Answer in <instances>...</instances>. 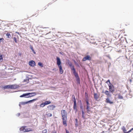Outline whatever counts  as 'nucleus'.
Returning <instances> with one entry per match:
<instances>
[{
    "label": "nucleus",
    "mask_w": 133,
    "mask_h": 133,
    "mask_svg": "<svg viewBox=\"0 0 133 133\" xmlns=\"http://www.w3.org/2000/svg\"><path fill=\"white\" fill-rule=\"evenodd\" d=\"M66 64L69 66L71 70L72 74L75 76L77 82V83L79 84L80 83V78L78 72L76 71L74 65L72 62L69 60H68L66 62Z\"/></svg>",
    "instance_id": "1"
},
{
    "label": "nucleus",
    "mask_w": 133,
    "mask_h": 133,
    "mask_svg": "<svg viewBox=\"0 0 133 133\" xmlns=\"http://www.w3.org/2000/svg\"><path fill=\"white\" fill-rule=\"evenodd\" d=\"M61 115L63 121V124L64 125L66 126L67 125L66 123L67 114L65 110H62L61 111Z\"/></svg>",
    "instance_id": "2"
},
{
    "label": "nucleus",
    "mask_w": 133,
    "mask_h": 133,
    "mask_svg": "<svg viewBox=\"0 0 133 133\" xmlns=\"http://www.w3.org/2000/svg\"><path fill=\"white\" fill-rule=\"evenodd\" d=\"M108 86L110 91L111 93L113 94L115 91L114 86L112 84H108Z\"/></svg>",
    "instance_id": "3"
},
{
    "label": "nucleus",
    "mask_w": 133,
    "mask_h": 133,
    "mask_svg": "<svg viewBox=\"0 0 133 133\" xmlns=\"http://www.w3.org/2000/svg\"><path fill=\"white\" fill-rule=\"evenodd\" d=\"M91 60V57L89 55L85 56L83 59L82 61H85L87 60L90 61Z\"/></svg>",
    "instance_id": "4"
},
{
    "label": "nucleus",
    "mask_w": 133,
    "mask_h": 133,
    "mask_svg": "<svg viewBox=\"0 0 133 133\" xmlns=\"http://www.w3.org/2000/svg\"><path fill=\"white\" fill-rule=\"evenodd\" d=\"M107 98L106 99V102L107 103H109L110 104H112L114 102L113 101H111L110 100V99H112V98L109 97H107Z\"/></svg>",
    "instance_id": "5"
},
{
    "label": "nucleus",
    "mask_w": 133,
    "mask_h": 133,
    "mask_svg": "<svg viewBox=\"0 0 133 133\" xmlns=\"http://www.w3.org/2000/svg\"><path fill=\"white\" fill-rule=\"evenodd\" d=\"M30 94L28 93H27L23 94L22 95L20 96V97H25L26 98H29L30 96L29 95Z\"/></svg>",
    "instance_id": "6"
},
{
    "label": "nucleus",
    "mask_w": 133,
    "mask_h": 133,
    "mask_svg": "<svg viewBox=\"0 0 133 133\" xmlns=\"http://www.w3.org/2000/svg\"><path fill=\"white\" fill-rule=\"evenodd\" d=\"M29 64L31 66L34 67L36 65V63L34 61L31 60L29 62Z\"/></svg>",
    "instance_id": "7"
},
{
    "label": "nucleus",
    "mask_w": 133,
    "mask_h": 133,
    "mask_svg": "<svg viewBox=\"0 0 133 133\" xmlns=\"http://www.w3.org/2000/svg\"><path fill=\"white\" fill-rule=\"evenodd\" d=\"M90 105H86V108L87 112L89 114H90V112H91V113H92V111H91V107Z\"/></svg>",
    "instance_id": "8"
},
{
    "label": "nucleus",
    "mask_w": 133,
    "mask_h": 133,
    "mask_svg": "<svg viewBox=\"0 0 133 133\" xmlns=\"http://www.w3.org/2000/svg\"><path fill=\"white\" fill-rule=\"evenodd\" d=\"M111 93L110 91V90L108 91L106 90L105 91V95L107 96V97H109L110 98H112L111 96L112 95L110 94Z\"/></svg>",
    "instance_id": "9"
},
{
    "label": "nucleus",
    "mask_w": 133,
    "mask_h": 133,
    "mask_svg": "<svg viewBox=\"0 0 133 133\" xmlns=\"http://www.w3.org/2000/svg\"><path fill=\"white\" fill-rule=\"evenodd\" d=\"M55 107V105H50L48 106V109L49 110H53Z\"/></svg>",
    "instance_id": "10"
},
{
    "label": "nucleus",
    "mask_w": 133,
    "mask_h": 133,
    "mask_svg": "<svg viewBox=\"0 0 133 133\" xmlns=\"http://www.w3.org/2000/svg\"><path fill=\"white\" fill-rule=\"evenodd\" d=\"M26 127V126H24L22 127L19 129L20 131H22V132H25L26 131L25 129V127Z\"/></svg>",
    "instance_id": "11"
},
{
    "label": "nucleus",
    "mask_w": 133,
    "mask_h": 133,
    "mask_svg": "<svg viewBox=\"0 0 133 133\" xmlns=\"http://www.w3.org/2000/svg\"><path fill=\"white\" fill-rule=\"evenodd\" d=\"M11 89H15L18 88L19 87L18 85H17L16 84L15 85H11Z\"/></svg>",
    "instance_id": "12"
},
{
    "label": "nucleus",
    "mask_w": 133,
    "mask_h": 133,
    "mask_svg": "<svg viewBox=\"0 0 133 133\" xmlns=\"http://www.w3.org/2000/svg\"><path fill=\"white\" fill-rule=\"evenodd\" d=\"M2 88L4 89H11V85H3L2 86Z\"/></svg>",
    "instance_id": "13"
},
{
    "label": "nucleus",
    "mask_w": 133,
    "mask_h": 133,
    "mask_svg": "<svg viewBox=\"0 0 133 133\" xmlns=\"http://www.w3.org/2000/svg\"><path fill=\"white\" fill-rule=\"evenodd\" d=\"M29 75H26V79H24V82H26L27 83L29 82V79H30V78H29Z\"/></svg>",
    "instance_id": "14"
},
{
    "label": "nucleus",
    "mask_w": 133,
    "mask_h": 133,
    "mask_svg": "<svg viewBox=\"0 0 133 133\" xmlns=\"http://www.w3.org/2000/svg\"><path fill=\"white\" fill-rule=\"evenodd\" d=\"M37 98H36L29 101H28L26 102L27 104H28V103H31L33 102H34L37 100Z\"/></svg>",
    "instance_id": "15"
},
{
    "label": "nucleus",
    "mask_w": 133,
    "mask_h": 133,
    "mask_svg": "<svg viewBox=\"0 0 133 133\" xmlns=\"http://www.w3.org/2000/svg\"><path fill=\"white\" fill-rule=\"evenodd\" d=\"M29 93L30 94L29 95L30 96V97H29L34 96L36 95V92H29Z\"/></svg>",
    "instance_id": "16"
},
{
    "label": "nucleus",
    "mask_w": 133,
    "mask_h": 133,
    "mask_svg": "<svg viewBox=\"0 0 133 133\" xmlns=\"http://www.w3.org/2000/svg\"><path fill=\"white\" fill-rule=\"evenodd\" d=\"M94 97L95 99L96 100H97V99L99 97L98 96L97 93H94Z\"/></svg>",
    "instance_id": "17"
},
{
    "label": "nucleus",
    "mask_w": 133,
    "mask_h": 133,
    "mask_svg": "<svg viewBox=\"0 0 133 133\" xmlns=\"http://www.w3.org/2000/svg\"><path fill=\"white\" fill-rule=\"evenodd\" d=\"M72 101L74 103L73 107L77 106V103L76 99H72Z\"/></svg>",
    "instance_id": "18"
},
{
    "label": "nucleus",
    "mask_w": 133,
    "mask_h": 133,
    "mask_svg": "<svg viewBox=\"0 0 133 133\" xmlns=\"http://www.w3.org/2000/svg\"><path fill=\"white\" fill-rule=\"evenodd\" d=\"M6 35L7 36L6 38H12V37L10 34L8 32H7L6 34Z\"/></svg>",
    "instance_id": "19"
},
{
    "label": "nucleus",
    "mask_w": 133,
    "mask_h": 133,
    "mask_svg": "<svg viewBox=\"0 0 133 133\" xmlns=\"http://www.w3.org/2000/svg\"><path fill=\"white\" fill-rule=\"evenodd\" d=\"M59 71L60 74H62L63 73V70L62 69V66H60L59 67Z\"/></svg>",
    "instance_id": "20"
},
{
    "label": "nucleus",
    "mask_w": 133,
    "mask_h": 133,
    "mask_svg": "<svg viewBox=\"0 0 133 133\" xmlns=\"http://www.w3.org/2000/svg\"><path fill=\"white\" fill-rule=\"evenodd\" d=\"M29 47H30V48L31 49V50H32V51L33 52V53L34 54H35L36 53V52H35L34 50L33 49L32 46L31 45H30Z\"/></svg>",
    "instance_id": "21"
},
{
    "label": "nucleus",
    "mask_w": 133,
    "mask_h": 133,
    "mask_svg": "<svg viewBox=\"0 0 133 133\" xmlns=\"http://www.w3.org/2000/svg\"><path fill=\"white\" fill-rule=\"evenodd\" d=\"M85 101L87 104L86 105H90V104L89 102V99H85Z\"/></svg>",
    "instance_id": "22"
},
{
    "label": "nucleus",
    "mask_w": 133,
    "mask_h": 133,
    "mask_svg": "<svg viewBox=\"0 0 133 133\" xmlns=\"http://www.w3.org/2000/svg\"><path fill=\"white\" fill-rule=\"evenodd\" d=\"M62 63L61 62V60L60 59L59 57L58 58V67H59L60 66H62L61 65Z\"/></svg>",
    "instance_id": "23"
},
{
    "label": "nucleus",
    "mask_w": 133,
    "mask_h": 133,
    "mask_svg": "<svg viewBox=\"0 0 133 133\" xmlns=\"http://www.w3.org/2000/svg\"><path fill=\"white\" fill-rule=\"evenodd\" d=\"M45 104L46 105L50 104L51 103V102L50 101H45L44 102Z\"/></svg>",
    "instance_id": "24"
},
{
    "label": "nucleus",
    "mask_w": 133,
    "mask_h": 133,
    "mask_svg": "<svg viewBox=\"0 0 133 133\" xmlns=\"http://www.w3.org/2000/svg\"><path fill=\"white\" fill-rule=\"evenodd\" d=\"M81 112L82 114V117L84 119H85V117L84 115L85 114V112L84 111H81Z\"/></svg>",
    "instance_id": "25"
},
{
    "label": "nucleus",
    "mask_w": 133,
    "mask_h": 133,
    "mask_svg": "<svg viewBox=\"0 0 133 133\" xmlns=\"http://www.w3.org/2000/svg\"><path fill=\"white\" fill-rule=\"evenodd\" d=\"M118 99H123V97L121 95V94H118Z\"/></svg>",
    "instance_id": "26"
},
{
    "label": "nucleus",
    "mask_w": 133,
    "mask_h": 133,
    "mask_svg": "<svg viewBox=\"0 0 133 133\" xmlns=\"http://www.w3.org/2000/svg\"><path fill=\"white\" fill-rule=\"evenodd\" d=\"M38 65L41 67H43V66L42 63L41 62H39L38 63Z\"/></svg>",
    "instance_id": "27"
},
{
    "label": "nucleus",
    "mask_w": 133,
    "mask_h": 133,
    "mask_svg": "<svg viewBox=\"0 0 133 133\" xmlns=\"http://www.w3.org/2000/svg\"><path fill=\"white\" fill-rule=\"evenodd\" d=\"M73 108L75 110V113H76L77 111H78V109L77 108V106H75V107H73Z\"/></svg>",
    "instance_id": "28"
},
{
    "label": "nucleus",
    "mask_w": 133,
    "mask_h": 133,
    "mask_svg": "<svg viewBox=\"0 0 133 133\" xmlns=\"http://www.w3.org/2000/svg\"><path fill=\"white\" fill-rule=\"evenodd\" d=\"M122 130L123 132H126L127 131L125 127H124V126H123L122 127Z\"/></svg>",
    "instance_id": "29"
},
{
    "label": "nucleus",
    "mask_w": 133,
    "mask_h": 133,
    "mask_svg": "<svg viewBox=\"0 0 133 133\" xmlns=\"http://www.w3.org/2000/svg\"><path fill=\"white\" fill-rule=\"evenodd\" d=\"M85 99H89L88 95L87 92L85 93Z\"/></svg>",
    "instance_id": "30"
},
{
    "label": "nucleus",
    "mask_w": 133,
    "mask_h": 133,
    "mask_svg": "<svg viewBox=\"0 0 133 133\" xmlns=\"http://www.w3.org/2000/svg\"><path fill=\"white\" fill-rule=\"evenodd\" d=\"M20 103V104H21V105H24L25 104H27V102H19Z\"/></svg>",
    "instance_id": "31"
},
{
    "label": "nucleus",
    "mask_w": 133,
    "mask_h": 133,
    "mask_svg": "<svg viewBox=\"0 0 133 133\" xmlns=\"http://www.w3.org/2000/svg\"><path fill=\"white\" fill-rule=\"evenodd\" d=\"M45 105V104L44 103H42L40 105V106L41 107H44Z\"/></svg>",
    "instance_id": "32"
},
{
    "label": "nucleus",
    "mask_w": 133,
    "mask_h": 133,
    "mask_svg": "<svg viewBox=\"0 0 133 133\" xmlns=\"http://www.w3.org/2000/svg\"><path fill=\"white\" fill-rule=\"evenodd\" d=\"M79 104L80 107L83 106V104L81 100L79 101Z\"/></svg>",
    "instance_id": "33"
},
{
    "label": "nucleus",
    "mask_w": 133,
    "mask_h": 133,
    "mask_svg": "<svg viewBox=\"0 0 133 133\" xmlns=\"http://www.w3.org/2000/svg\"><path fill=\"white\" fill-rule=\"evenodd\" d=\"M108 82H109V84H108H108H111V82H110V80L109 79H108L107 81L106 82V83H108Z\"/></svg>",
    "instance_id": "34"
},
{
    "label": "nucleus",
    "mask_w": 133,
    "mask_h": 133,
    "mask_svg": "<svg viewBox=\"0 0 133 133\" xmlns=\"http://www.w3.org/2000/svg\"><path fill=\"white\" fill-rule=\"evenodd\" d=\"M4 39L3 38H0V43L2 42H4Z\"/></svg>",
    "instance_id": "35"
},
{
    "label": "nucleus",
    "mask_w": 133,
    "mask_h": 133,
    "mask_svg": "<svg viewBox=\"0 0 133 133\" xmlns=\"http://www.w3.org/2000/svg\"><path fill=\"white\" fill-rule=\"evenodd\" d=\"M14 40L16 43H17V41L16 39V38L15 37H14L13 38Z\"/></svg>",
    "instance_id": "36"
},
{
    "label": "nucleus",
    "mask_w": 133,
    "mask_h": 133,
    "mask_svg": "<svg viewBox=\"0 0 133 133\" xmlns=\"http://www.w3.org/2000/svg\"><path fill=\"white\" fill-rule=\"evenodd\" d=\"M80 108L81 110V111H84V109L83 108V106L80 107Z\"/></svg>",
    "instance_id": "37"
},
{
    "label": "nucleus",
    "mask_w": 133,
    "mask_h": 133,
    "mask_svg": "<svg viewBox=\"0 0 133 133\" xmlns=\"http://www.w3.org/2000/svg\"><path fill=\"white\" fill-rule=\"evenodd\" d=\"M47 132V130L46 129H45L43 131V133H46Z\"/></svg>",
    "instance_id": "38"
},
{
    "label": "nucleus",
    "mask_w": 133,
    "mask_h": 133,
    "mask_svg": "<svg viewBox=\"0 0 133 133\" xmlns=\"http://www.w3.org/2000/svg\"><path fill=\"white\" fill-rule=\"evenodd\" d=\"M108 68H109L110 66V65H111V63L110 62H109L108 63Z\"/></svg>",
    "instance_id": "39"
},
{
    "label": "nucleus",
    "mask_w": 133,
    "mask_h": 133,
    "mask_svg": "<svg viewBox=\"0 0 133 133\" xmlns=\"http://www.w3.org/2000/svg\"><path fill=\"white\" fill-rule=\"evenodd\" d=\"M56 60H57V65H58V57H57Z\"/></svg>",
    "instance_id": "40"
},
{
    "label": "nucleus",
    "mask_w": 133,
    "mask_h": 133,
    "mask_svg": "<svg viewBox=\"0 0 133 133\" xmlns=\"http://www.w3.org/2000/svg\"><path fill=\"white\" fill-rule=\"evenodd\" d=\"M75 64L78 67H80V66L77 63Z\"/></svg>",
    "instance_id": "41"
},
{
    "label": "nucleus",
    "mask_w": 133,
    "mask_h": 133,
    "mask_svg": "<svg viewBox=\"0 0 133 133\" xmlns=\"http://www.w3.org/2000/svg\"><path fill=\"white\" fill-rule=\"evenodd\" d=\"M25 129L26 130V131L25 132H29V131H30V130H29V129Z\"/></svg>",
    "instance_id": "42"
},
{
    "label": "nucleus",
    "mask_w": 133,
    "mask_h": 133,
    "mask_svg": "<svg viewBox=\"0 0 133 133\" xmlns=\"http://www.w3.org/2000/svg\"><path fill=\"white\" fill-rule=\"evenodd\" d=\"M48 116L49 117H51L52 116L51 114L50 113H49L48 114Z\"/></svg>",
    "instance_id": "43"
},
{
    "label": "nucleus",
    "mask_w": 133,
    "mask_h": 133,
    "mask_svg": "<svg viewBox=\"0 0 133 133\" xmlns=\"http://www.w3.org/2000/svg\"><path fill=\"white\" fill-rule=\"evenodd\" d=\"M65 131H66V133H69V131L67 129H65Z\"/></svg>",
    "instance_id": "44"
},
{
    "label": "nucleus",
    "mask_w": 133,
    "mask_h": 133,
    "mask_svg": "<svg viewBox=\"0 0 133 133\" xmlns=\"http://www.w3.org/2000/svg\"><path fill=\"white\" fill-rule=\"evenodd\" d=\"M72 99H75V96L74 95H73L72 96Z\"/></svg>",
    "instance_id": "45"
},
{
    "label": "nucleus",
    "mask_w": 133,
    "mask_h": 133,
    "mask_svg": "<svg viewBox=\"0 0 133 133\" xmlns=\"http://www.w3.org/2000/svg\"><path fill=\"white\" fill-rule=\"evenodd\" d=\"M21 104H20V103H19V107H20V108H21Z\"/></svg>",
    "instance_id": "46"
},
{
    "label": "nucleus",
    "mask_w": 133,
    "mask_h": 133,
    "mask_svg": "<svg viewBox=\"0 0 133 133\" xmlns=\"http://www.w3.org/2000/svg\"><path fill=\"white\" fill-rule=\"evenodd\" d=\"M76 123H78V120L77 119H75Z\"/></svg>",
    "instance_id": "47"
},
{
    "label": "nucleus",
    "mask_w": 133,
    "mask_h": 133,
    "mask_svg": "<svg viewBox=\"0 0 133 133\" xmlns=\"http://www.w3.org/2000/svg\"><path fill=\"white\" fill-rule=\"evenodd\" d=\"M75 125L76 126H78V123H76L75 124Z\"/></svg>",
    "instance_id": "48"
},
{
    "label": "nucleus",
    "mask_w": 133,
    "mask_h": 133,
    "mask_svg": "<svg viewBox=\"0 0 133 133\" xmlns=\"http://www.w3.org/2000/svg\"><path fill=\"white\" fill-rule=\"evenodd\" d=\"M74 62L75 64H76L77 63V62L75 60L74 61Z\"/></svg>",
    "instance_id": "49"
},
{
    "label": "nucleus",
    "mask_w": 133,
    "mask_h": 133,
    "mask_svg": "<svg viewBox=\"0 0 133 133\" xmlns=\"http://www.w3.org/2000/svg\"><path fill=\"white\" fill-rule=\"evenodd\" d=\"M131 129H130V130H129V131H128V132H129V133H130V132H131Z\"/></svg>",
    "instance_id": "50"
},
{
    "label": "nucleus",
    "mask_w": 133,
    "mask_h": 133,
    "mask_svg": "<svg viewBox=\"0 0 133 133\" xmlns=\"http://www.w3.org/2000/svg\"><path fill=\"white\" fill-rule=\"evenodd\" d=\"M18 116H19L20 115V113H18Z\"/></svg>",
    "instance_id": "51"
},
{
    "label": "nucleus",
    "mask_w": 133,
    "mask_h": 133,
    "mask_svg": "<svg viewBox=\"0 0 133 133\" xmlns=\"http://www.w3.org/2000/svg\"><path fill=\"white\" fill-rule=\"evenodd\" d=\"M62 52H59V53H60V54H61V55H62Z\"/></svg>",
    "instance_id": "52"
},
{
    "label": "nucleus",
    "mask_w": 133,
    "mask_h": 133,
    "mask_svg": "<svg viewBox=\"0 0 133 133\" xmlns=\"http://www.w3.org/2000/svg\"><path fill=\"white\" fill-rule=\"evenodd\" d=\"M129 81H130V82H132V80H131V79H130L129 80Z\"/></svg>",
    "instance_id": "53"
},
{
    "label": "nucleus",
    "mask_w": 133,
    "mask_h": 133,
    "mask_svg": "<svg viewBox=\"0 0 133 133\" xmlns=\"http://www.w3.org/2000/svg\"><path fill=\"white\" fill-rule=\"evenodd\" d=\"M102 93L105 94V91H102Z\"/></svg>",
    "instance_id": "54"
},
{
    "label": "nucleus",
    "mask_w": 133,
    "mask_h": 133,
    "mask_svg": "<svg viewBox=\"0 0 133 133\" xmlns=\"http://www.w3.org/2000/svg\"><path fill=\"white\" fill-rule=\"evenodd\" d=\"M16 33L19 35V33L18 32H16Z\"/></svg>",
    "instance_id": "55"
},
{
    "label": "nucleus",
    "mask_w": 133,
    "mask_h": 133,
    "mask_svg": "<svg viewBox=\"0 0 133 133\" xmlns=\"http://www.w3.org/2000/svg\"><path fill=\"white\" fill-rule=\"evenodd\" d=\"M56 69L55 68L53 69V70H55V71H56Z\"/></svg>",
    "instance_id": "56"
},
{
    "label": "nucleus",
    "mask_w": 133,
    "mask_h": 133,
    "mask_svg": "<svg viewBox=\"0 0 133 133\" xmlns=\"http://www.w3.org/2000/svg\"><path fill=\"white\" fill-rule=\"evenodd\" d=\"M124 133H129L128 131L127 132H124Z\"/></svg>",
    "instance_id": "57"
},
{
    "label": "nucleus",
    "mask_w": 133,
    "mask_h": 133,
    "mask_svg": "<svg viewBox=\"0 0 133 133\" xmlns=\"http://www.w3.org/2000/svg\"><path fill=\"white\" fill-rule=\"evenodd\" d=\"M131 130V131L132 130H133V128H132L131 129H130Z\"/></svg>",
    "instance_id": "58"
},
{
    "label": "nucleus",
    "mask_w": 133,
    "mask_h": 133,
    "mask_svg": "<svg viewBox=\"0 0 133 133\" xmlns=\"http://www.w3.org/2000/svg\"><path fill=\"white\" fill-rule=\"evenodd\" d=\"M109 58L110 59H111V57H109Z\"/></svg>",
    "instance_id": "59"
},
{
    "label": "nucleus",
    "mask_w": 133,
    "mask_h": 133,
    "mask_svg": "<svg viewBox=\"0 0 133 133\" xmlns=\"http://www.w3.org/2000/svg\"><path fill=\"white\" fill-rule=\"evenodd\" d=\"M59 64V63H58V64Z\"/></svg>",
    "instance_id": "60"
},
{
    "label": "nucleus",
    "mask_w": 133,
    "mask_h": 133,
    "mask_svg": "<svg viewBox=\"0 0 133 133\" xmlns=\"http://www.w3.org/2000/svg\"><path fill=\"white\" fill-rule=\"evenodd\" d=\"M21 55V54H19V55Z\"/></svg>",
    "instance_id": "61"
},
{
    "label": "nucleus",
    "mask_w": 133,
    "mask_h": 133,
    "mask_svg": "<svg viewBox=\"0 0 133 133\" xmlns=\"http://www.w3.org/2000/svg\"><path fill=\"white\" fill-rule=\"evenodd\" d=\"M21 55V54H19V55Z\"/></svg>",
    "instance_id": "62"
}]
</instances>
